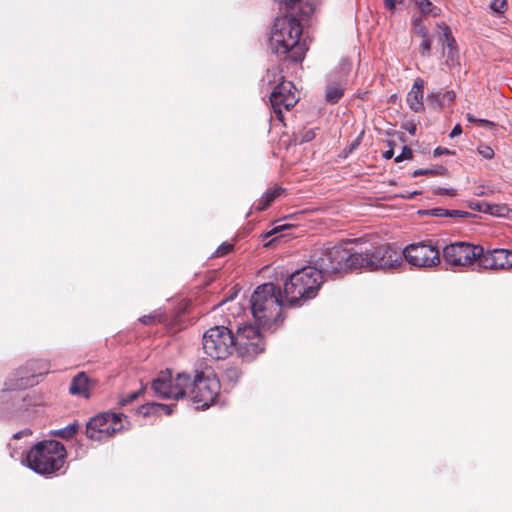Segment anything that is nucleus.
Segmentation results:
<instances>
[{
    "mask_svg": "<svg viewBox=\"0 0 512 512\" xmlns=\"http://www.w3.org/2000/svg\"><path fill=\"white\" fill-rule=\"evenodd\" d=\"M233 248V245L227 242L222 243L216 250V256H224L228 254Z\"/></svg>",
    "mask_w": 512,
    "mask_h": 512,
    "instance_id": "nucleus-41",
    "label": "nucleus"
},
{
    "mask_svg": "<svg viewBox=\"0 0 512 512\" xmlns=\"http://www.w3.org/2000/svg\"><path fill=\"white\" fill-rule=\"evenodd\" d=\"M411 158H412V150H411V148H409L408 146H404L403 149H402L401 154H399L395 158V162L399 163L401 161L408 160V159H411Z\"/></svg>",
    "mask_w": 512,
    "mask_h": 512,
    "instance_id": "nucleus-37",
    "label": "nucleus"
},
{
    "mask_svg": "<svg viewBox=\"0 0 512 512\" xmlns=\"http://www.w3.org/2000/svg\"><path fill=\"white\" fill-rule=\"evenodd\" d=\"M490 8L496 13H504L507 9V0H490Z\"/></svg>",
    "mask_w": 512,
    "mask_h": 512,
    "instance_id": "nucleus-32",
    "label": "nucleus"
},
{
    "mask_svg": "<svg viewBox=\"0 0 512 512\" xmlns=\"http://www.w3.org/2000/svg\"><path fill=\"white\" fill-rule=\"evenodd\" d=\"M505 211H507V207L504 205L490 204V209L487 214L503 216Z\"/></svg>",
    "mask_w": 512,
    "mask_h": 512,
    "instance_id": "nucleus-35",
    "label": "nucleus"
},
{
    "mask_svg": "<svg viewBox=\"0 0 512 512\" xmlns=\"http://www.w3.org/2000/svg\"><path fill=\"white\" fill-rule=\"evenodd\" d=\"M161 318H162L161 314L154 312L152 314L145 315V316L141 317L139 320H140V322H142L145 325H150V324L156 322L157 320L161 321L162 320Z\"/></svg>",
    "mask_w": 512,
    "mask_h": 512,
    "instance_id": "nucleus-34",
    "label": "nucleus"
},
{
    "mask_svg": "<svg viewBox=\"0 0 512 512\" xmlns=\"http://www.w3.org/2000/svg\"><path fill=\"white\" fill-rule=\"evenodd\" d=\"M48 363L45 361H30L24 369L16 372L15 378H10L5 382L4 391H13L26 389L38 383V377L48 372Z\"/></svg>",
    "mask_w": 512,
    "mask_h": 512,
    "instance_id": "nucleus-14",
    "label": "nucleus"
},
{
    "mask_svg": "<svg viewBox=\"0 0 512 512\" xmlns=\"http://www.w3.org/2000/svg\"><path fill=\"white\" fill-rule=\"evenodd\" d=\"M402 260L416 268H432L440 264V253L431 243H413L401 252Z\"/></svg>",
    "mask_w": 512,
    "mask_h": 512,
    "instance_id": "nucleus-12",
    "label": "nucleus"
},
{
    "mask_svg": "<svg viewBox=\"0 0 512 512\" xmlns=\"http://www.w3.org/2000/svg\"><path fill=\"white\" fill-rule=\"evenodd\" d=\"M479 265L484 269H507V249H494L477 257Z\"/></svg>",
    "mask_w": 512,
    "mask_h": 512,
    "instance_id": "nucleus-16",
    "label": "nucleus"
},
{
    "mask_svg": "<svg viewBox=\"0 0 512 512\" xmlns=\"http://www.w3.org/2000/svg\"><path fill=\"white\" fill-rule=\"evenodd\" d=\"M483 195L482 190H479V193H477V196Z\"/></svg>",
    "mask_w": 512,
    "mask_h": 512,
    "instance_id": "nucleus-55",
    "label": "nucleus"
},
{
    "mask_svg": "<svg viewBox=\"0 0 512 512\" xmlns=\"http://www.w3.org/2000/svg\"><path fill=\"white\" fill-rule=\"evenodd\" d=\"M173 412V406L166 405V404H159V403H148L146 405H143L140 408V413L144 416L156 414L159 415L161 413H164L166 415H171Z\"/></svg>",
    "mask_w": 512,
    "mask_h": 512,
    "instance_id": "nucleus-23",
    "label": "nucleus"
},
{
    "mask_svg": "<svg viewBox=\"0 0 512 512\" xmlns=\"http://www.w3.org/2000/svg\"><path fill=\"white\" fill-rule=\"evenodd\" d=\"M423 213L433 217H448V209L440 207L425 210Z\"/></svg>",
    "mask_w": 512,
    "mask_h": 512,
    "instance_id": "nucleus-33",
    "label": "nucleus"
},
{
    "mask_svg": "<svg viewBox=\"0 0 512 512\" xmlns=\"http://www.w3.org/2000/svg\"><path fill=\"white\" fill-rule=\"evenodd\" d=\"M478 152L485 159H491L494 156V151L489 146H485V145L479 146L478 147Z\"/></svg>",
    "mask_w": 512,
    "mask_h": 512,
    "instance_id": "nucleus-40",
    "label": "nucleus"
},
{
    "mask_svg": "<svg viewBox=\"0 0 512 512\" xmlns=\"http://www.w3.org/2000/svg\"><path fill=\"white\" fill-rule=\"evenodd\" d=\"M394 155V151H393V148L391 147L389 150L383 152V158L384 159H391Z\"/></svg>",
    "mask_w": 512,
    "mask_h": 512,
    "instance_id": "nucleus-51",
    "label": "nucleus"
},
{
    "mask_svg": "<svg viewBox=\"0 0 512 512\" xmlns=\"http://www.w3.org/2000/svg\"><path fill=\"white\" fill-rule=\"evenodd\" d=\"M471 213L463 210H450L448 209V218H469Z\"/></svg>",
    "mask_w": 512,
    "mask_h": 512,
    "instance_id": "nucleus-38",
    "label": "nucleus"
},
{
    "mask_svg": "<svg viewBox=\"0 0 512 512\" xmlns=\"http://www.w3.org/2000/svg\"><path fill=\"white\" fill-rule=\"evenodd\" d=\"M289 227H290V225H287V224L277 225V226H275L272 230H270V231H268V232L264 233V235H263V236H264L265 238L270 237V236H272V235H274V234H277V233H279V232H281V231H283V230H285V229H287V228H289Z\"/></svg>",
    "mask_w": 512,
    "mask_h": 512,
    "instance_id": "nucleus-44",
    "label": "nucleus"
},
{
    "mask_svg": "<svg viewBox=\"0 0 512 512\" xmlns=\"http://www.w3.org/2000/svg\"><path fill=\"white\" fill-rule=\"evenodd\" d=\"M123 414L105 412L93 417L86 426V436L94 441H105L125 429Z\"/></svg>",
    "mask_w": 512,
    "mask_h": 512,
    "instance_id": "nucleus-9",
    "label": "nucleus"
},
{
    "mask_svg": "<svg viewBox=\"0 0 512 512\" xmlns=\"http://www.w3.org/2000/svg\"><path fill=\"white\" fill-rule=\"evenodd\" d=\"M431 45H432V42L428 36L422 37V42H421L420 48H419L420 53L422 55H426L430 51Z\"/></svg>",
    "mask_w": 512,
    "mask_h": 512,
    "instance_id": "nucleus-39",
    "label": "nucleus"
},
{
    "mask_svg": "<svg viewBox=\"0 0 512 512\" xmlns=\"http://www.w3.org/2000/svg\"><path fill=\"white\" fill-rule=\"evenodd\" d=\"M462 133V128H461V125L460 124H456L454 126V128L452 129L451 133H450V137L451 138H454L456 136H459L460 134Z\"/></svg>",
    "mask_w": 512,
    "mask_h": 512,
    "instance_id": "nucleus-48",
    "label": "nucleus"
},
{
    "mask_svg": "<svg viewBox=\"0 0 512 512\" xmlns=\"http://www.w3.org/2000/svg\"><path fill=\"white\" fill-rule=\"evenodd\" d=\"M427 101L438 107L449 106L455 101V93L452 90L445 92H433L427 95Z\"/></svg>",
    "mask_w": 512,
    "mask_h": 512,
    "instance_id": "nucleus-21",
    "label": "nucleus"
},
{
    "mask_svg": "<svg viewBox=\"0 0 512 512\" xmlns=\"http://www.w3.org/2000/svg\"><path fill=\"white\" fill-rule=\"evenodd\" d=\"M483 253V247L467 242H455L446 245L442 255L446 263L452 267L468 266L473 264L477 257Z\"/></svg>",
    "mask_w": 512,
    "mask_h": 512,
    "instance_id": "nucleus-13",
    "label": "nucleus"
},
{
    "mask_svg": "<svg viewBox=\"0 0 512 512\" xmlns=\"http://www.w3.org/2000/svg\"><path fill=\"white\" fill-rule=\"evenodd\" d=\"M302 25L295 17L276 18L269 39L271 51L294 62L303 60L307 48L300 41Z\"/></svg>",
    "mask_w": 512,
    "mask_h": 512,
    "instance_id": "nucleus-1",
    "label": "nucleus"
},
{
    "mask_svg": "<svg viewBox=\"0 0 512 512\" xmlns=\"http://www.w3.org/2000/svg\"><path fill=\"white\" fill-rule=\"evenodd\" d=\"M241 374L242 373L238 367L231 366L225 370L224 379L231 383H236L241 377Z\"/></svg>",
    "mask_w": 512,
    "mask_h": 512,
    "instance_id": "nucleus-30",
    "label": "nucleus"
},
{
    "mask_svg": "<svg viewBox=\"0 0 512 512\" xmlns=\"http://www.w3.org/2000/svg\"><path fill=\"white\" fill-rule=\"evenodd\" d=\"M140 393H141V390L136 391V392H132V393L128 394L127 396L123 397L120 400V403L122 405H126V404L134 401L135 399H137Z\"/></svg>",
    "mask_w": 512,
    "mask_h": 512,
    "instance_id": "nucleus-45",
    "label": "nucleus"
},
{
    "mask_svg": "<svg viewBox=\"0 0 512 512\" xmlns=\"http://www.w3.org/2000/svg\"><path fill=\"white\" fill-rule=\"evenodd\" d=\"M417 194H418V192H417V191H414L413 193H411L410 195L405 196V197H406V198H413V197H414V195H417Z\"/></svg>",
    "mask_w": 512,
    "mask_h": 512,
    "instance_id": "nucleus-53",
    "label": "nucleus"
},
{
    "mask_svg": "<svg viewBox=\"0 0 512 512\" xmlns=\"http://www.w3.org/2000/svg\"><path fill=\"white\" fill-rule=\"evenodd\" d=\"M31 434V431L29 429H25L23 431H20V432H17L16 434H14V438L15 439H19L21 438L23 435H30Z\"/></svg>",
    "mask_w": 512,
    "mask_h": 512,
    "instance_id": "nucleus-50",
    "label": "nucleus"
},
{
    "mask_svg": "<svg viewBox=\"0 0 512 512\" xmlns=\"http://www.w3.org/2000/svg\"><path fill=\"white\" fill-rule=\"evenodd\" d=\"M469 206L473 210L483 212V213H488V211L490 209V203L484 202V201L483 202H471Z\"/></svg>",
    "mask_w": 512,
    "mask_h": 512,
    "instance_id": "nucleus-36",
    "label": "nucleus"
},
{
    "mask_svg": "<svg viewBox=\"0 0 512 512\" xmlns=\"http://www.w3.org/2000/svg\"><path fill=\"white\" fill-rule=\"evenodd\" d=\"M191 399L196 409L208 408L218 396L220 391V382L212 373H197L193 382L190 381Z\"/></svg>",
    "mask_w": 512,
    "mask_h": 512,
    "instance_id": "nucleus-8",
    "label": "nucleus"
},
{
    "mask_svg": "<svg viewBox=\"0 0 512 512\" xmlns=\"http://www.w3.org/2000/svg\"><path fill=\"white\" fill-rule=\"evenodd\" d=\"M434 193L436 195H444V194H447L449 196H456L457 194V191L456 189L454 188H442V187H438L435 189Z\"/></svg>",
    "mask_w": 512,
    "mask_h": 512,
    "instance_id": "nucleus-42",
    "label": "nucleus"
},
{
    "mask_svg": "<svg viewBox=\"0 0 512 512\" xmlns=\"http://www.w3.org/2000/svg\"><path fill=\"white\" fill-rule=\"evenodd\" d=\"M315 136H316V134H315L314 130H312V129L306 130L302 133L300 142L301 143L310 142L315 138Z\"/></svg>",
    "mask_w": 512,
    "mask_h": 512,
    "instance_id": "nucleus-43",
    "label": "nucleus"
},
{
    "mask_svg": "<svg viewBox=\"0 0 512 512\" xmlns=\"http://www.w3.org/2000/svg\"><path fill=\"white\" fill-rule=\"evenodd\" d=\"M261 326L252 324L239 325L234 335L235 348L238 356L245 359H252L264 351V339L260 332Z\"/></svg>",
    "mask_w": 512,
    "mask_h": 512,
    "instance_id": "nucleus-10",
    "label": "nucleus"
},
{
    "mask_svg": "<svg viewBox=\"0 0 512 512\" xmlns=\"http://www.w3.org/2000/svg\"><path fill=\"white\" fill-rule=\"evenodd\" d=\"M69 391L72 395L88 397L89 379L84 372L78 373L71 381Z\"/></svg>",
    "mask_w": 512,
    "mask_h": 512,
    "instance_id": "nucleus-20",
    "label": "nucleus"
},
{
    "mask_svg": "<svg viewBox=\"0 0 512 512\" xmlns=\"http://www.w3.org/2000/svg\"><path fill=\"white\" fill-rule=\"evenodd\" d=\"M466 119L470 123H477L483 127L489 128V129H492L495 126L494 122L487 120V119L476 118L470 113L466 114Z\"/></svg>",
    "mask_w": 512,
    "mask_h": 512,
    "instance_id": "nucleus-31",
    "label": "nucleus"
},
{
    "mask_svg": "<svg viewBox=\"0 0 512 512\" xmlns=\"http://www.w3.org/2000/svg\"><path fill=\"white\" fill-rule=\"evenodd\" d=\"M483 195L482 190H479V193H477V196Z\"/></svg>",
    "mask_w": 512,
    "mask_h": 512,
    "instance_id": "nucleus-54",
    "label": "nucleus"
},
{
    "mask_svg": "<svg viewBox=\"0 0 512 512\" xmlns=\"http://www.w3.org/2000/svg\"><path fill=\"white\" fill-rule=\"evenodd\" d=\"M415 5L419 9L422 15L438 16L440 9L432 4L429 0H415Z\"/></svg>",
    "mask_w": 512,
    "mask_h": 512,
    "instance_id": "nucleus-26",
    "label": "nucleus"
},
{
    "mask_svg": "<svg viewBox=\"0 0 512 512\" xmlns=\"http://www.w3.org/2000/svg\"><path fill=\"white\" fill-rule=\"evenodd\" d=\"M349 243L321 248L313 256L314 267L325 277H333L354 267L356 251L348 248Z\"/></svg>",
    "mask_w": 512,
    "mask_h": 512,
    "instance_id": "nucleus-5",
    "label": "nucleus"
},
{
    "mask_svg": "<svg viewBox=\"0 0 512 512\" xmlns=\"http://www.w3.org/2000/svg\"><path fill=\"white\" fill-rule=\"evenodd\" d=\"M438 28L442 32L443 45L446 47V64L449 67H454L458 64V49L456 40L452 35L451 29L444 22L438 24Z\"/></svg>",
    "mask_w": 512,
    "mask_h": 512,
    "instance_id": "nucleus-17",
    "label": "nucleus"
},
{
    "mask_svg": "<svg viewBox=\"0 0 512 512\" xmlns=\"http://www.w3.org/2000/svg\"><path fill=\"white\" fill-rule=\"evenodd\" d=\"M424 81L420 78L416 79L411 90L407 95V103L411 110L420 112L424 109Z\"/></svg>",
    "mask_w": 512,
    "mask_h": 512,
    "instance_id": "nucleus-18",
    "label": "nucleus"
},
{
    "mask_svg": "<svg viewBox=\"0 0 512 512\" xmlns=\"http://www.w3.org/2000/svg\"><path fill=\"white\" fill-rule=\"evenodd\" d=\"M250 304L256 324L271 329L281 318L284 301L280 289L269 282L256 288Z\"/></svg>",
    "mask_w": 512,
    "mask_h": 512,
    "instance_id": "nucleus-2",
    "label": "nucleus"
},
{
    "mask_svg": "<svg viewBox=\"0 0 512 512\" xmlns=\"http://www.w3.org/2000/svg\"><path fill=\"white\" fill-rule=\"evenodd\" d=\"M190 385V376L186 373H179L175 378L169 370L161 371L152 381L151 388L155 395L163 399H181L187 394Z\"/></svg>",
    "mask_w": 512,
    "mask_h": 512,
    "instance_id": "nucleus-11",
    "label": "nucleus"
},
{
    "mask_svg": "<svg viewBox=\"0 0 512 512\" xmlns=\"http://www.w3.org/2000/svg\"><path fill=\"white\" fill-rule=\"evenodd\" d=\"M354 261L356 269L366 268L370 271L397 270L404 265L401 252L390 245H381L366 252L356 251Z\"/></svg>",
    "mask_w": 512,
    "mask_h": 512,
    "instance_id": "nucleus-6",
    "label": "nucleus"
},
{
    "mask_svg": "<svg viewBox=\"0 0 512 512\" xmlns=\"http://www.w3.org/2000/svg\"><path fill=\"white\" fill-rule=\"evenodd\" d=\"M447 172V169L443 166H436L433 169H417L413 172V176L417 177L419 175H444Z\"/></svg>",
    "mask_w": 512,
    "mask_h": 512,
    "instance_id": "nucleus-29",
    "label": "nucleus"
},
{
    "mask_svg": "<svg viewBox=\"0 0 512 512\" xmlns=\"http://www.w3.org/2000/svg\"><path fill=\"white\" fill-rule=\"evenodd\" d=\"M66 449L55 440L42 441L26 455L27 466L41 475H50L60 470L66 459Z\"/></svg>",
    "mask_w": 512,
    "mask_h": 512,
    "instance_id": "nucleus-4",
    "label": "nucleus"
},
{
    "mask_svg": "<svg viewBox=\"0 0 512 512\" xmlns=\"http://www.w3.org/2000/svg\"><path fill=\"white\" fill-rule=\"evenodd\" d=\"M320 272L309 266L292 273L284 283L285 301L291 305H301L314 298L322 285Z\"/></svg>",
    "mask_w": 512,
    "mask_h": 512,
    "instance_id": "nucleus-3",
    "label": "nucleus"
},
{
    "mask_svg": "<svg viewBox=\"0 0 512 512\" xmlns=\"http://www.w3.org/2000/svg\"><path fill=\"white\" fill-rule=\"evenodd\" d=\"M202 346L212 359H226L235 348L234 334L225 326L211 327L203 335Z\"/></svg>",
    "mask_w": 512,
    "mask_h": 512,
    "instance_id": "nucleus-7",
    "label": "nucleus"
},
{
    "mask_svg": "<svg viewBox=\"0 0 512 512\" xmlns=\"http://www.w3.org/2000/svg\"><path fill=\"white\" fill-rule=\"evenodd\" d=\"M280 5L285 6L296 13L304 16L311 15L315 10V0H278Z\"/></svg>",
    "mask_w": 512,
    "mask_h": 512,
    "instance_id": "nucleus-19",
    "label": "nucleus"
},
{
    "mask_svg": "<svg viewBox=\"0 0 512 512\" xmlns=\"http://www.w3.org/2000/svg\"><path fill=\"white\" fill-rule=\"evenodd\" d=\"M344 86L341 84H332L327 87L325 97L328 102H338L344 94Z\"/></svg>",
    "mask_w": 512,
    "mask_h": 512,
    "instance_id": "nucleus-25",
    "label": "nucleus"
},
{
    "mask_svg": "<svg viewBox=\"0 0 512 512\" xmlns=\"http://www.w3.org/2000/svg\"><path fill=\"white\" fill-rule=\"evenodd\" d=\"M264 84L269 86L277 85L281 81L284 80V76L282 75V70L279 67H273L267 70L266 75L262 79Z\"/></svg>",
    "mask_w": 512,
    "mask_h": 512,
    "instance_id": "nucleus-24",
    "label": "nucleus"
},
{
    "mask_svg": "<svg viewBox=\"0 0 512 512\" xmlns=\"http://www.w3.org/2000/svg\"><path fill=\"white\" fill-rule=\"evenodd\" d=\"M78 428H79V425L76 422H74V423L67 425L64 428L51 431V434L53 436H57L59 438L68 440V439H71L74 437V435L78 431Z\"/></svg>",
    "mask_w": 512,
    "mask_h": 512,
    "instance_id": "nucleus-27",
    "label": "nucleus"
},
{
    "mask_svg": "<svg viewBox=\"0 0 512 512\" xmlns=\"http://www.w3.org/2000/svg\"><path fill=\"white\" fill-rule=\"evenodd\" d=\"M404 0H384V7L390 11L396 9L397 5L403 3Z\"/></svg>",
    "mask_w": 512,
    "mask_h": 512,
    "instance_id": "nucleus-46",
    "label": "nucleus"
},
{
    "mask_svg": "<svg viewBox=\"0 0 512 512\" xmlns=\"http://www.w3.org/2000/svg\"><path fill=\"white\" fill-rule=\"evenodd\" d=\"M299 101L296 87L290 81H281L273 87L270 103L275 117L283 121V110H290Z\"/></svg>",
    "mask_w": 512,
    "mask_h": 512,
    "instance_id": "nucleus-15",
    "label": "nucleus"
},
{
    "mask_svg": "<svg viewBox=\"0 0 512 512\" xmlns=\"http://www.w3.org/2000/svg\"><path fill=\"white\" fill-rule=\"evenodd\" d=\"M412 32L418 36L425 37L428 36V31L426 26L423 23L421 17H415L412 20Z\"/></svg>",
    "mask_w": 512,
    "mask_h": 512,
    "instance_id": "nucleus-28",
    "label": "nucleus"
},
{
    "mask_svg": "<svg viewBox=\"0 0 512 512\" xmlns=\"http://www.w3.org/2000/svg\"><path fill=\"white\" fill-rule=\"evenodd\" d=\"M403 128L406 131H408L411 135H415L416 134L417 127H416V124L414 122H406L403 125Z\"/></svg>",
    "mask_w": 512,
    "mask_h": 512,
    "instance_id": "nucleus-47",
    "label": "nucleus"
},
{
    "mask_svg": "<svg viewBox=\"0 0 512 512\" xmlns=\"http://www.w3.org/2000/svg\"><path fill=\"white\" fill-rule=\"evenodd\" d=\"M450 153L451 152L447 148H443V147H437L434 150V156H440V155H443V154H450Z\"/></svg>",
    "mask_w": 512,
    "mask_h": 512,
    "instance_id": "nucleus-49",
    "label": "nucleus"
},
{
    "mask_svg": "<svg viewBox=\"0 0 512 512\" xmlns=\"http://www.w3.org/2000/svg\"><path fill=\"white\" fill-rule=\"evenodd\" d=\"M282 192L283 189L281 187L267 189L261 198H259L254 204V209L257 211L265 210L278 196L281 195Z\"/></svg>",
    "mask_w": 512,
    "mask_h": 512,
    "instance_id": "nucleus-22",
    "label": "nucleus"
},
{
    "mask_svg": "<svg viewBox=\"0 0 512 512\" xmlns=\"http://www.w3.org/2000/svg\"><path fill=\"white\" fill-rule=\"evenodd\" d=\"M507 269L512 267V250H507Z\"/></svg>",
    "mask_w": 512,
    "mask_h": 512,
    "instance_id": "nucleus-52",
    "label": "nucleus"
}]
</instances>
